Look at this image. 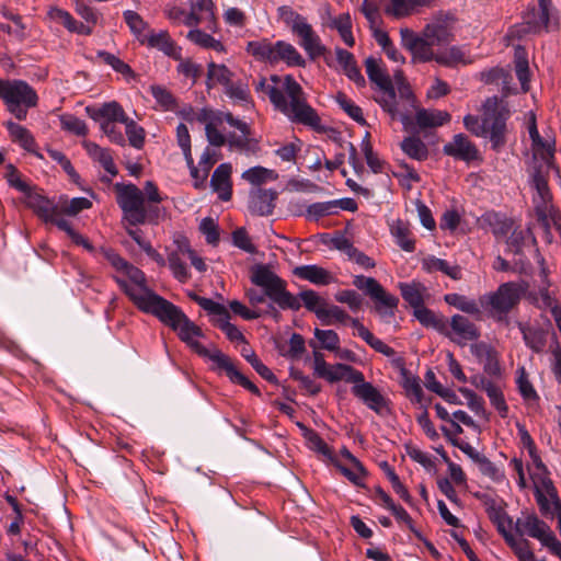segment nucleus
<instances>
[{
  "label": "nucleus",
  "instance_id": "29",
  "mask_svg": "<svg viewBox=\"0 0 561 561\" xmlns=\"http://www.w3.org/2000/svg\"><path fill=\"white\" fill-rule=\"evenodd\" d=\"M414 121L421 129L435 128L447 124L450 114L440 110L417 108Z\"/></svg>",
  "mask_w": 561,
  "mask_h": 561
},
{
  "label": "nucleus",
  "instance_id": "17",
  "mask_svg": "<svg viewBox=\"0 0 561 561\" xmlns=\"http://www.w3.org/2000/svg\"><path fill=\"white\" fill-rule=\"evenodd\" d=\"M453 30L454 19L451 16H445L444 19H437L434 22L427 24L422 34L434 46H442L454 41Z\"/></svg>",
  "mask_w": 561,
  "mask_h": 561
},
{
  "label": "nucleus",
  "instance_id": "51",
  "mask_svg": "<svg viewBox=\"0 0 561 561\" xmlns=\"http://www.w3.org/2000/svg\"><path fill=\"white\" fill-rule=\"evenodd\" d=\"M187 39H190L195 45L203 47V48H210L218 53H221L225 50L224 45L218 39L214 38L211 35L203 32L199 28L191 30L187 35Z\"/></svg>",
  "mask_w": 561,
  "mask_h": 561
},
{
  "label": "nucleus",
  "instance_id": "49",
  "mask_svg": "<svg viewBox=\"0 0 561 561\" xmlns=\"http://www.w3.org/2000/svg\"><path fill=\"white\" fill-rule=\"evenodd\" d=\"M318 319L323 325H333L335 323H345L351 321L352 318L348 313L336 305H329L328 302L321 309Z\"/></svg>",
  "mask_w": 561,
  "mask_h": 561
},
{
  "label": "nucleus",
  "instance_id": "36",
  "mask_svg": "<svg viewBox=\"0 0 561 561\" xmlns=\"http://www.w3.org/2000/svg\"><path fill=\"white\" fill-rule=\"evenodd\" d=\"M88 154L95 161H98L104 170L112 176L117 174V168L114 163L111 150L102 148L98 144L92 141H84L83 144Z\"/></svg>",
  "mask_w": 561,
  "mask_h": 561
},
{
  "label": "nucleus",
  "instance_id": "52",
  "mask_svg": "<svg viewBox=\"0 0 561 561\" xmlns=\"http://www.w3.org/2000/svg\"><path fill=\"white\" fill-rule=\"evenodd\" d=\"M331 27L339 32L342 41L348 47L355 45V38L352 34V20L348 13H343L334 18L331 22Z\"/></svg>",
  "mask_w": 561,
  "mask_h": 561
},
{
  "label": "nucleus",
  "instance_id": "16",
  "mask_svg": "<svg viewBox=\"0 0 561 561\" xmlns=\"http://www.w3.org/2000/svg\"><path fill=\"white\" fill-rule=\"evenodd\" d=\"M449 327V335L446 336L460 346H465L468 342L477 341L480 337V331L477 325L461 314L453 316Z\"/></svg>",
  "mask_w": 561,
  "mask_h": 561
},
{
  "label": "nucleus",
  "instance_id": "42",
  "mask_svg": "<svg viewBox=\"0 0 561 561\" xmlns=\"http://www.w3.org/2000/svg\"><path fill=\"white\" fill-rule=\"evenodd\" d=\"M176 244V250L170 252L168 255V264L174 278L184 284L191 278V273L184 262L186 255H183L181 251L182 242L178 241Z\"/></svg>",
  "mask_w": 561,
  "mask_h": 561
},
{
  "label": "nucleus",
  "instance_id": "25",
  "mask_svg": "<svg viewBox=\"0 0 561 561\" xmlns=\"http://www.w3.org/2000/svg\"><path fill=\"white\" fill-rule=\"evenodd\" d=\"M294 275L318 286H327L335 282L331 272L316 264L297 266Z\"/></svg>",
  "mask_w": 561,
  "mask_h": 561
},
{
  "label": "nucleus",
  "instance_id": "26",
  "mask_svg": "<svg viewBox=\"0 0 561 561\" xmlns=\"http://www.w3.org/2000/svg\"><path fill=\"white\" fill-rule=\"evenodd\" d=\"M336 61L344 75L355 82L358 87L365 85V78L363 77L355 57L348 50L336 47L335 48Z\"/></svg>",
  "mask_w": 561,
  "mask_h": 561
},
{
  "label": "nucleus",
  "instance_id": "60",
  "mask_svg": "<svg viewBox=\"0 0 561 561\" xmlns=\"http://www.w3.org/2000/svg\"><path fill=\"white\" fill-rule=\"evenodd\" d=\"M433 47L434 45L422 34L421 41L411 51L413 59L420 62L436 61L437 51L435 53Z\"/></svg>",
  "mask_w": 561,
  "mask_h": 561
},
{
  "label": "nucleus",
  "instance_id": "63",
  "mask_svg": "<svg viewBox=\"0 0 561 561\" xmlns=\"http://www.w3.org/2000/svg\"><path fill=\"white\" fill-rule=\"evenodd\" d=\"M124 20L128 25L130 32L138 38H142L146 34L144 33L148 28L147 22L135 11L126 10L124 13Z\"/></svg>",
  "mask_w": 561,
  "mask_h": 561
},
{
  "label": "nucleus",
  "instance_id": "11",
  "mask_svg": "<svg viewBox=\"0 0 561 561\" xmlns=\"http://www.w3.org/2000/svg\"><path fill=\"white\" fill-rule=\"evenodd\" d=\"M190 298L201 306L210 316H214L215 324L225 332L230 341H243L244 336L241 331L229 322L230 314L226 307L210 298L201 297L196 294H190Z\"/></svg>",
  "mask_w": 561,
  "mask_h": 561
},
{
  "label": "nucleus",
  "instance_id": "10",
  "mask_svg": "<svg viewBox=\"0 0 561 561\" xmlns=\"http://www.w3.org/2000/svg\"><path fill=\"white\" fill-rule=\"evenodd\" d=\"M514 531L518 537L537 539L545 547L556 537L550 526L535 513H523L514 523Z\"/></svg>",
  "mask_w": 561,
  "mask_h": 561
},
{
  "label": "nucleus",
  "instance_id": "30",
  "mask_svg": "<svg viewBox=\"0 0 561 561\" xmlns=\"http://www.w3.org/2000/svg\"><path fill=\"white\" fill-rule=\"evenodd\" d=\"M27 206L45 222L58 215V206L54 201L39 195L32 194L27 197Z\"/></svg>",
  "mask_w": 561,
  "mask_h": 561
},
{
  "label": "nucleus",
  "instance_id": "3",
  "mask_svg": "<svg viewBox=\"0 0 561 561\" xmlns=\"http://www.w3.org/2000/svg\"><path fill=\"white\" fill-rule=\"evenodd\" d=\"M146 295V299L136 297L141 311L153 314L173 331H176L180 340L196 354H206V347L196 340V337L203 336L202 329L198 325L191 321L179 307L163 297L151 294Z\"/></svg>",
  "mask_w": 561,
  "mask_h": 561
},
{
  "label": "nucleus",
  "instance_id": "12",
  "mask_svg": "<svg viewBox=\"0 0 561 561\" xmlns=\"http://www.w3.org/2000/svg\"><path fill=\"white\" fill-rule=\"evenodd\" d=\"M291 32L310 59L313 60L325 53V46L307 19H298V23Z\"/></svg>",
  "mask_w": 561,
  "mask_h": 561
},
{
  "label": "nucleus",
  "instance_id": "62",
  "mask_svg": "<svg viewBox=\"0 0 561 561\" xmlns=\"http://www.w3.org/2000/svg\"><path fill=\"white\" fill-rule=\"evenodd\" d=\"M298 300L304 302V306L311 312H313L317 318L320 314V310L323 309L327 301L322 299L318 293L312 289H307L301 291L298 296H296Z\"/></svg>",
  "mask_w": 561,
  "mask_h": 561
},
{
  "label": "nucleus",
  "instance_id": "35",
  "mask_svg": "<svg viewBox=\"0 0 561 561\" xmlns=\"http://www.w3.org/2000/svg\"><path fill=\"white\" fill-rule=\"evenodd\" d=\"M233 78L232 71L224 64H216L214 61L207 65V80L206 87L208 90L217 85L227 87Z\"/></svg>",
  "mask_w": 561,
  "mask_h": 561
},
{
  "label": "nucleus",
  "instance_id": "59",
  "mask_svg": "<svg viewBox=\"0 0 561 561\" xmlns=\"http://www.w3.org/2000/svg\"><path fill=\"white\" fill-rule=\"evenodd\" d=\"M124 125L129 145L136 149H141L145 145V129L131 118H128Z\"/></svg>",
  "mask_w": 561,
  "mask_h": 561
},
{
  "label": "nucleus",
  "instance_id": "20",
  "mask_svg": "<svg viewBox=\"0 0 561 561\" xmlns=\"http://www.w3.org/2000/svg\"><path fill=\"white\" fill-rule=\"evenodd\" d=\"M481 229L491 230L496 239L507 237L513 228V220L496 211H486L478 218Z\"/></svg>",
  "mask_w": 561,
  "mask_h": 561
},
{
  "label": "nucleus",
  "instance_id": "31",
  "mask_svg": "<svg viewBox=\"0 0 561 561\" xmlns=\"http://www.w3.org/2000/svg\"><path fill=\"white\" fill-rule=\"evenodd\" d=\"M434 0H391L386 8L385 13L396 19L409 16L414 13L416 8L428 7Z\"/></svg>",
  "mask_w": 561,
  "mask_h": 561
},
{
  "label": "nucleus",
  "instance_id": "48",
  "mask_svg": "<svg viewBox=\"0 0 561 561\" xmlns=\"http://www.w3.org/2000/svg\"><path fill=\"white\" fill-rule=\"evenodd\" d=\"M5 127L14 142L20 144L27 151L34 150V137L25 127L11 121L5 123Z\"/></svg>",
  "mask_w": 561,
  "mask_h": 561
},
{
  "label": "nucleus",
  "instance_id": "50",
  "mask_svg": "<svg viewBox=\"0 0 561 561\" xmlns=\"http://www.w3.org/2000/svg\"><path fill=\"white\" fill-rule=\"evenodd\" d=\"M470 352L478 359L486 360V363L484 365V369L486 371H489L491 374H495L496 371H499L497 364L494 360L493 350L489 344H486L484 342L472 343L470 345Z\"/></svg>",
  "mask_w": 561,
  "mask_h": 561
},
{
  "label": "nucleus",
  "instance_id": "58",
  "mask_svg": "<svg viewBox=\"0 0 561 561\" xmlns=\"http://www.w3.org/2000/svg\"><path fill=\"white\" fill-rule=\"evenodd\" d=\"M96 57L101 59L104 64L112 67L113 70L123 75L124 77H133V69L129 67V65L119 59L117 56L105 50H99L96 53Z\"/></svg>",
  "mask_w": 561,
  "mask_h": 561
},
{
  "label": "nucleus",
  "instance_id": "39",
  "mask_svg": "<svg viewBox=\"0 0 561 561\" xmlns=\"http://www.w3.org/2000/svg\"><path fill=\"white\" fill-rule=\"evenodd\" d=\"M276 43L266 38L251 41L247 45V51L259 61L275 64Z\"/></svg>",
  "mask_w": 561,
  "mask_h": 561
},
{
  "label": "nucleus",
  "instance_id": "55",
  "mask_svg": "<svg viewBox=\"0 0 561 561\" xmlns=\"http://www.w3.org/2000/svg\"><path fill=\"white\" fill-rule=\"evenodd\" d=\"M337 213L336 202H318L307 207L306 217L309 220L318 221L320 218Z\"/></svg>",
  "mask_w": 561,
  "mask_h": 561
},
{
  "label": "nucleus",
  "instance_id": "23",
  "mask_svg": "<svg viewBox=\"0 0 561 561\" xmlns=\"http://www.w3.org/2000/svg\"><path fill=\"white\" fill-rule=\"evenodd\" d=\"M231 172L232 167L230 163H221L214 171L210 185L221 201H229L232 196L231 187Z\"/></svg>",
  "mask_w": 561,
  "mask_h": 561
},
{
  "label": "nucleus",
  "instance_id": "43",
  "mask_svg": "<svg viewBox=\"0 0 561 561\" xmlns=\"http://www.w3.org/2000/svg\"><path fill=\"white\" fill-rule=\"evenodd\" d=\"M225 93L236 104L245 108L253 106L249 84L242 80L231 81L227 87H225Z\"/></svg>",
  "mask_w": 561,
  "mask_h": 561
},
{
  "label": "nucleus",
  "instance_id": "28",
  "mask_svg": "<svg viewBox=\"0 0 561 561\" xmlns=\"http://www.w3.org/2000/svg\"><path fill=\"white\" fill-rule=\"evenodd\" d=\"M546 14L541 15L542 8L539 5L537 8L533 7L527 10L524 15V24L525 32L528 33H539L540 31H549L550 30V7H546Z\"/></svg>",
  "mask_w": 561,
  "mask_h": 561
},
{
  "label": "nucleus",
  "instance_id": "45",
  "mask_svg": "<svg viewBox=\"0 0 561 561\" xmlns=\"http://www.w3.org/2000/svg\"><path fill=\"white\" fill-rule=\"evenodd\" d=\"M391 234L396 239V243L407 252L415 250V240L412 238L410 228L402 220H397L391 226Z\"/></svg>",
  "mask_w": 561,
  "mask_h": 561
},
{
  "label": "nucleus",
  "instance_id": "44",
  "mask_svg": "<svg viewBox=\"0 0 561 561\" xmlns=\"http://www.w3.org/2000/svg\"><path fill=\"white\" fill-rule=\"evenodd\" d=\"M401 150L411 159L424 161L428 157L427 146L416 136L405 137L400 144Z\"/></svg>",
  "mask_w": 561,
  "mask_h": 561
},
{
  "label": "nucleus",
  "instance_id": "32",
  "mask_svg": "<svg viewBox=\"0 0 561 561\" xmlns=\"http://www.w3.org/2000/svg\"><path fill=\"white\" fill-rule=\"evenodd\" d=\"M436 62L445 67H457L459 65H469L472 62L469 54L459 46H450L444 50L437 51Z\"/></svg>",
  "mask_w": 561,
  "mask_h": 561
},
{
  "label": "nucleus",
  "instance_id": "15",
  "mask_svg": "<svg viewBox=\"0 0 561 561\" xmlns=\"http://www.w3.org/2000/svg\"><path fill=\"white\" fill-rule=\"evenodd\" d=\"M190 11L185 18V26L196 27L202 22L208 23V28L215 31V4L213 0H188Z\"/></svg>",
  "mask_w": 561,
  "mask_h": 561
},
{
  "label": "nucleus",
  "instance_id": "4",
  "mask_svg": "<svg viewBox=\"0 0 561 561\" xmlns=\"http://www.w3.org/2000/svg\"><path fill=\"white\" fill-rule=\"evenodd\" d=\"M250 280L264 290V293H259L253 288L247 290L245 296L252 306L264 304L267 297L283 310L297 311L300 309L301 304L295 295L287 290V283L268 265H253L250 270Z\"/></svg>",
  "mask_w": 561,
  "mask_h": 561
},
{
  "label": "nucleus",
  "instance_id": "22",
  "mask_svg": "<svg viewBox=\"0 0 561 561\" xmlns=\"http://www.w3.org/2000/svg\"><path fill=\"white\" fill-rule=\"evenodd\" d=\"M276 197L277 193L273 190H253L250 193L249 207L256 215L268 216L274 210Z\"/></svg>",
  "mask_w": 561,
  "mask_h": 561
},
{
  "label": "nucleus",
  "instance_id": "61",
  "mask_svg": "<svg viewBox=\"0 0 561 561\" xmlns=\"http://www.w3.org/2000/svg\"><path fill=\"white\" fill-rule=\"evenodd\" d=\"M150 91L156 102L162 107V110L174 111L176 108V99L168 89L161 85H151Z\"/></svg>",
  "mask_w": 561,
  "mask_h": 561
},
{
  "label": "nucleus",
  "instance_id": "8",
  "mask_svg": "<svg viewBox=\"0 0 561 561\" xmlns=\"http://www.w3.org/2000/svg\"><path fill=\"white\" fill-rule=\"evenodd\" d=\"M366 72L371 82L378 87L376 102L387 112L392 119L399 115L397 95L392 81L386 70L380 66V60L368 57L365 60Z\"/></svg>",
  "mask_w": 561,
  "mask_h": 561
},
{
  "label": "nucleus",
  "instance_id": "2",
  "mask_svg": "<svg viewBox=\"0 0 561 561\" xmlns=\"http://www.w3.org/2000/svg\"><path fill=\"white\" fill-rule=\"evenodd\" d=\"M195 118L205 125V134L211 146L221 147L228 144L231 149L250 150L249 124L236 118L230 112L202 108L196 113Z\"/></svg>",
  "mask_w": 561,
  "mask_h": 561
},
{
  "label": "nucleus",
  "instance_id": "54",
  "mask_svg": "<svg viewBox=\"0 0 561 561\" xmlns=\"http://www.w3.org/2000/svg\"><path fill=\"white\" fill-rule=\"evenodd\" d=\"M241 354L262 378L271 382L276 381L274 374L266 365L260 360L253 350H251L249 346H244L241 351Z\"/></svg>",
  "mask_w": 561,
  "mask_h": 561
},
{
  "label": "nucleus",
  "instance_id": "5",
  "mask_svg": "<svg viewBox=\"0 0 561 561\" xmlns=\"http://www.w3.org/2000/svg\"><path fill=\"white\" fill-rule=\"evenodd\" d=\"M510 111L497 96L488 98L482 105V117L468 114L463 117V125L468 131L477 137H489L494 150L505 145L506 121Z\"/></svg>",
  "mask_w": 561,
  "mask_h": 561
},
{
  "label": "nucleus",
  "instance_id": "41",
  "mask_svg": "<svg viewBox=\"0 0 561 561\" xmlns=\"http://www.w3.org/2000/svg\"><path fill=\"white\" fill-rule=\"evenodd\" d=\"M413 313L422 325L433 328L444 335H449L447 322L443 318L437 317L434 311L426 308L424 304L416 308Z\"/></svg>",
  "mask_w": 561,
  "mask_h": 561
},
{
  "label": "nucleus",
  "instance_id": "9",
  "mask_svg": "<svg viewBox=\"0 0 561 561\" xmlns=\"http://www.w3.org/2000/svg\"><path fill=\"white\" fill-rule=\"evenodd\" d=\"M528 284L526 282H507L501 284L497 289L484 296L485 304L500 313L510 312L527 291Z\"/></svg>",
  "mask_w": 561,
  "mask_h": 561
},
{
  "label": "nucleus",
  "instance_id": "24",
  "mask_svg": "<svg viewBox=\"0 0 561 561\" xmlns=\"http://www.w3.org/2000/svg\"><path fill=\"white\" fill-rule=\"evenodd\" d=\"M48 16L54 22L61 24L68 32L89 36L92 34V27L84 25L83 22L77 21L68 11L53 7L48 10Z\"/></svg>",
  "mask_w": 561,
  "mask_h": 561
},
{
  "label": "nucleus",
  "instance_id": "53",
  "mask_svg": "<svg viewBox=\"0 0 561 561\" xmlns=\"http://www.w3.org/2000/svg\"><path fill=\"white\" fill-rule=\"evenodd\" d=\"M444 300L458 310L469 313V314H478L480 312V308L476 300L470 299L460 294H447L444 297Z\"/></svg>",
  "mask_w": 561,
  "mask_h": 561
},
{
  "label": "nucleus",
  "instance_id": "56",
  "mask_svg": "<svg viewBox=\"0 0 561 561\" xmlns=\"http://www.w3.org/2000/svg\"><path fill=\"white\" fill-rule=\"evenodd\" d=\"M402 298L415 310L424 304L421 285L416 283H400Z\"/></svg>",
  "mask_w": 561,
  "mask_h": 561
},
{
  "label": "nucleus",
  "instance_id": "13",
  "mask_svg": "<svg viewBox=\"0 0 561 561\" xmlns=\"http://www.w3.org/2000/svg\"><path fill=\"white\" fill-rule=\"evenodd\" d=\"M531 185L536 190L534 204L539 220L546 221L548 217L556 220L557 211L551 205V193L548 182L540 171H535L531 175Z\"/></svg>",
  "mask_w": 561,
  "mask_h": 561
},
{
  "label": "nucleus",
  "instance_id": "34",
  "mask_svg": "<svg viewBox=\"0 0 561 561\" xmlns=\"http://www.w3.org/2000/svg\"><path fill=\"white\" fill-rule=\"evenodd\" d=\"M275 49V64L283 61L290 67H305V58L290 43L277 41Z\"/></svg>",
  "mask_w": 561,
  "mask_h": 561
},
{
  "label": "nucleus",
  "instance_id": "7",
  "mask_svg": "<svg viewBox=\"0 0 561 561\" xmlns=\"http://www.w3.org/2000/svg\"><path fill=\"white\" fill-rule=\"evenodd\" d=\"M0 99L7 110L19 121H24L27 110L37 105L36 91L23 80H4L0 78Z\"/></svg>",
  "mask_w": 561,
  "mask_h": 561
},
{
  "label": "nucleus",
  "instance_id": "19",
  "mask_svg": "<svg viewBox=\"0 0 561 561\" xmlns=\"http://www.w3.org/2000/svg\"><path fill=\"white\" fill-rule=\"evenodd\" d=\"M141 44H146L148 47L157 48L170 58L181 60L182 48L171 38L167 31H160L158 33L151 31L142 38Z\"/></svg>",
  "mask_w": 561,
  "mask_h": 561
},
{
  "label": "nucleus",
  "instance_id": "40",
  "mask_svg": "<svg viewBox=\"0 0 561 561\" xmlns=\"http://www.w3.org/2000/svg\"><path fill=\"white\" fill-rule=\"evenodd\" d=\"M422 267L427 273L442 272L453 279L461 278V270L458 265H450L447 261L434 255L424 257L422 261Z\"/></svg>",
  "mask_w": 561,
  "mask_h": 561
},
{
  "label": "nucleus",
  "instance_id": "21",
  "mask_svg": "<svg viewBox=\"0 0 561 561\" xmlns=\"http://www.w3.org/2000/svg\"><path fill=\"white\" fill-rule=\"evenodd\" d=\"M353 383V394L362 400L369 409L380 413V411L386 407V399L380 391L370 382L365 381L364 378L363 381Z\"/></svg>",
  "mask_w": 561,
  "mask_h": 561
},
{
  "label": "nucleus",
  "instance_id": "38",
  "mask_svg": "<svg viewBox=\"0 0 561 561\" xmlns=\"http://www.w3.org/2000/svg\"><path fill=\"white\" fill-rule=\"evenodd\" d=\"M91 117L100 122H112L124 124L129 117L125 113L122 105L115 101L104 103L99 110L94 112Z\"/></svg>",
  "mask_w": 561,
  "mask_h": 561
},
{
  "label": "nucleus",
  "instance_id": "27",
  "mask_svg": "<svg viewBox=\"0 0 561 561\" xmlns=\"http://www.w3.org/2000/svg\"><path fill=\"white\" fill-rule=\"evenodd\" d=\"M327 381L333 383L340 380H346L347 382L363 381V373L353 368L346 364L329 365L325 371L320 377Z\"/></svg>",
  "mask_w": 561,
  "mask_h": 561
},
{
  "label": "nucleus",
  "instance_id": "6",
  "mask_svg": "<svg viewBox=\"0 0 561 561\" xmlns=\"http://www.w3.org/2000/svg\"><path fill=\"white\" fill-rule=\"evenodd\" d=\"M114 188L124 219L130 226L145 224L153 214L158 217V207L146 208L144 193L135 184L116 183Z\"/></svg>",
  "mask_w": 561,
  "mask_h": 561
},
{
  "label": "nucleus",
  "instance_id": "1",
  "mask_svg": "<svg viewBox=\"0 0 561 561\" xmlns=\"http://www.w3.org/2000/svg\"><path fill=\"white\" fill-rule=\"evenodd\" d=\"M254 88L256 92L267 96L274 108L291 123L311 127L316 131H324L320 116L309 105L301 85L291 76L273 75L268 79L262 78Z\"/></svg>",
  "mask_w": 561,
  "mask_h": 561
},
{
  "label": "nucleus",
  "instance_id": "14",
  "mask_svg": "<svg viewBox=\"0 0 561 561\" xmlns=\"http://www.w3.org/2000/svg\"><path fill=\"white\" fill-rule=\"evenodd\" d=\"M123 274H125L131 280L133 285H129L126 280L119 277H115V280L138 309H140V306L136 297H142L146 299V294L157 295L154 291L147 287L145 274L138 267L128 263Z\"/></svg>",
  "mask_w": 561,
  "mask_h": 561
},
{
  "label": "nucleus",
  "instance_id": "33",
  "mask_svg": "<svg viewBox=\"0 0 561 561\" xmlns=\"http://www.w3.org/2000/svg\"><path fill=\"white\" fill-rule=\"evenodd\" d=\"M393 367L400 369L402 375V386L409 396H412L417 402L423 398V390L420 385V379L411 375L405 368L403 357H396L392 359Z\"/></svg>",
  "mask_w": 561,
  "mask_h": 561
},
{
  "label": "nucleus",
  "instance_id": "18",
  "mask_svg": "<svg viewBox=\"0 0 561 561\" xmlns=\"http://www.w3.org/2000/svg\"><path fill=\"white\" fill-rule=\"evenodd\" d=\"M443 152L446 156L454 157L463 161H472L478 159L479 151L474 144L463 134H457L453 140L445 144Z\"/></svg>",
  "mask_w": 561,
  "mask_h": 561
},
{
  "label": "nucleus",
  "instance_id": "64",
  "mask_svg": "<svg viewBox=\"0 0 561 561\" xmlns=\"http://www.w3.org/2000/svg\"><path fill=\"white\" fill-rule=\"evenodd\" d=\"M334 299L340 304H345L353 312H357L363 306L362 296L353 289L337 291Z\"/></svg>",
  "mask_w": 561,
  "mask_h": 561
},
{
  "label": "nucleus",
  "instance_id": "46",
  "mask_svg": "<svg viewBox=\"0 0 561 561\" xmlns=\"http://www.w3.org/2000/svg\"><path fill=\"white\" fill-rule=\"evenodd\" d=\"M199 356L209 359L215 364V368L219 370H224L228 378L231 380L233 377V373H238L237 367L232 363L229 356L224 354L220 350L206 348V354H198Z\"/></svg>",
  "mask_w": 561,
  "mask_h": 561
},
{
  "label": "nucleus",
  "instance_id": "47",
  "mask_svg": "<svg viewBox=\"0 0 561 561\" xmlns=\"http://www.w3.org/2000/svg\"><path fill=\"white\" fill-rule=\"evenodd\" d=\"M506 545L513 550L518 561H534L535 554L531 549V543L527 538L518 536H507Z\"/></svg>",
  "mask_w": 561,
  "mask_h": 561
},
{
  "label": "nucleus",
  "instance_id": "37",
  "mask_svg": "<svg viewBox=\"0 0 561 561\" xmlns=\"http://www.w3.org/2000/svg\"><path fill=\"white\" fill-rule=\"evenodd\" d=\"M369 297L376 302V310L380 314L389 317L394 316L399 298L387 293L380 284H378Z\"/></svg>",
  "mask_w": 561,
  "mask_h": 561
},
{
  "label": "nucleus",
  "instance_id": "57",
  "mask_svg": "<svg viewBox=\"0 0 561 561\" xmlns=\"http://www.w3.org/2000/svg\"><path fill=\"white\" fill-rule=\"evenodd\" d=\"M515 71L520 82L522 90L527 92L529 89V67L525 53L520 48L515 53Z\"/></svg>",
  "mask_w": 561,
  "mask_h": 561
}]
</instances>
